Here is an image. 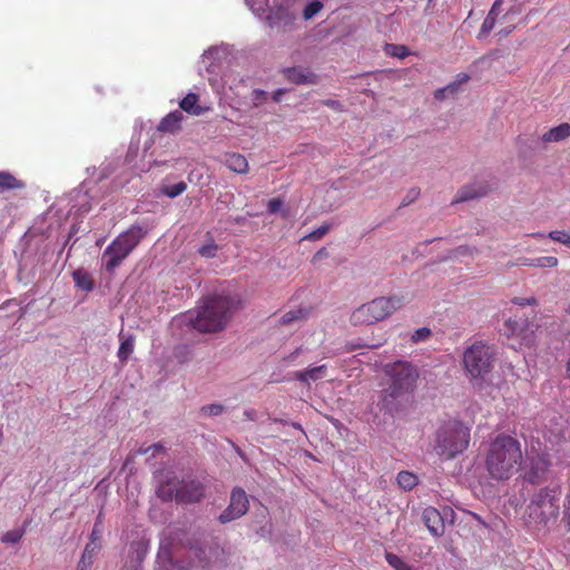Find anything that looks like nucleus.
<instances>
[{
  "instance_id": "b1692460",
  "label": "nucleus",
  "mask_w": 570,
  "mask_h": 570,
  "mask_svg": "<svg viewBox=\"0 0 570 570\" xmlns=\"http://www.w3.org/2000/svg\"><path fill=\"white\" fill-rule=\"evenodd\" d=\"M72 279L76 286L82 291L91 292L94 289L95 283L91 275L82 268L76 269L72 273Z\"/></svg>"
},
{
  "instance_id": "e433bc0d",
  "label": "nucleus",
  "mask_w": 570,
  "mask_h": 570,
  "mask_svg": "<svg viewBox=\"0 0 570 570\" xmlns=\"http://www.w3.org/2000/svg\"><path fill=\"white\" fill-rule=\"evenodd\" d=\"M330 229H331V225H328V224L322 225L321 227L316 228L315 230H313L309 234H307L306 236H304L303 239H307V240H312V242L318 240V239L323 238L330 232Z\"/></svg>"
},
{
  "instance_id": "3c124183",
  "label": "nucleus",
  "mask_w": 570,
  "mask_h": 570,
  "mask_svg": "<svg viewBox=\"0 0 570 570\" xmlns=\"http://www.w3.org/2000/svg\"><path fill=\"white\" fill-rule=\"evenodd\" d=\"M566 438V432L563 429H560L558 431V433L554 435V440H552V442H556L558 443L560 440L564 439ZM551 441V439H549Z\"/></svg>"
},
{
  "instance_id": "052dcab7",
  "label": "nucleus",
  "mask_w": 570,
  "mask_h": 570,
  "mask_svg": "<svg viewBox=\"0 0 570 570\" xmlns=\"http://www.w3.org/2000/svg\"><path fill=\"white\" fill-rule=\"evenodd\" d=\"M253 95H254V99H259V98H261V97H263L265 94H264V91L255 90V91L253 92Z\"/></svg>"
},
{
  "instance_id": "5fc2aeb1",
  "label": "nucleus",
  "mask_w": 570,
  "mask_h": 570,
  "mask_svg": "<svg viewBox=\"0 0 570 570\" xmlns=\"http://www.w3.org/2000/svg\"><path fill=\"white\" fill-rule=\"evenodd\" d=\"M149 451H151V446H140L137 451H136V454L137 455H145L147 454Z\"/></svg>"
},
{
  "instance_id": "680f3d73",
  "label": "nucleus",
  "mask_w": 570,
  "mask_h": 570,
  "mask_svg": "<svg viewBox=\"0 0 570 570\" xmlns=\"http://www.w3.org/2000/svg\"><path fill=\"white\" fill-rule=\"evenodd\" d=\"M511 31H512V28H510V29H504V31H503V30H502V31H500V35H502V36H508Z\"/></svg>"
},
{
  "instance_id": "6e6552de",
  "label": "nucleus",
  "mask_w": 570,
  "mask_h": 570,
  "mask_svg": "<svg viewBox=\"0 0 570 570\" xmlns=\"http://www.w3.org/2000/svg\"><path fill=\"white\" fill-rule=\"evenodd\" d=\"M469 443L470 430L461 422H451L438 430L434 450L449 460L466 450Z\"/></svg>"
},
{
  "instance_id": "8fccbe9b",
  "label": "nucleus",
  "mask_w": 570,
  "mask_h": 570,
  "mask_svg": "<svg viewBox=\"0 0 570 570\" xmlns=\"http://www.w3.org/2000/svg\"><path fill=\"white\" fill-rule=\"evenodd\" d=\"M302 348L297 347L294 352H292L289 355L284 357V362L292 363L295 361L296 356L301 353Z\"/></svg>"
},
{
  "instance_id": "9d476101",
  "label": "nucleus",
  "mask_w": 570,
  "mask_h": 570,
  "mask_svg": "<svg viewBox=\"0 0 570 570\" xmlns=\"http://www.w3.org/2000/svg\"><path fill=\"white\" fill-rule=\"evenodd\" d=\"M551 461L547 454H538L529 458V463L524 469L523 479L531 484H540L548 480Z\"/></svg>"
},
{
  "instance_id": "a211bd4d",
  "label": "nucleus",
  "mask_w": 570,
  "mask_h": 570,
  "mask_svg": "<svg viewBox=\"0 0 570 570\" xmlns=\"http://www.w3.org/2000/svg\"><path fill=\"white\" fill-rule=\"evenodd\" d=\"M188 561L180 568L183 570H204L206 568L205 551L198 547H190L187 551Z\"/></svg>"
},
{
  "instance_id": "c756f323",
  "label": "nucleus",
  "mask_w": 570,
  "mask_h": 570,
  "mask_svg": "<svg viewBox=\"0 0 570 570\" xmlns=\"http://www.w3.org/2000/svg\"><path fill=\"white\" fill-rule=\"evenodd\" d=\"M385 560L394 570H414L412 566L407 564L403 559L392 552L385 553Z\"/></svg>"
},
{
  "instance_id": "20e7f679",
  "label": "nucleus",
  "mask_w": 570,
  "mask_h": 570,
  "mask_svg": "<svg viewBox=\"0 0 570 570\" xmlns=\"http://www.w3.org/2000/svg\"><path fill=\"white\" fill-rule=\"evenodd\" d=\"M384 373L391 383L383 392V402L386 406L404 394L413 392L419 373L413 364L406 361H396L384 366Z\"/></svg>"
},
{
  "instance_id": "6e6d98bb",
  "label": "nucleus",
  "mask_w": 570,
  "mask_h": 570,
  "mask_svg": "<svg viewBox=\"0 0 570 570\" xmlns=\"http://www.w3.org/2000/svg\"><path fill=\"white\" fill-rule=\"evenodd\" d=\"M327 256V252L325 248H321L315 255H314V259H320L322 257H325Z\"/></svg>"
},
{
  "instance_id": "ea45409f",
  "label": "nucleus",
  "mask_w": 570,
  "mask_h": 570,
  "mask_svg": "<svg viewBox=\"0 0 570 570\" xmlns=\"http://www.w3.org/2000/svg\"><path fill=\"white\" fill-rule=\"evenodd\" d=\"M431 336V330L429 327H421L416 330L411 340L413 343H419L421 341H425Z\"/></svg>"
},
{
  "instance_id": "f257e3e1",
  "label": "nucleus",
  "mask_w": 570,
  "mask_h": 570,
  "mask_svg": "<svg viewBox=\"0 0 570 570\" xmlns=\"http://www.w3.org/2000/svg\"><path fill=\"white\" fill-rule=\"evenodd\" d=\"M522 460L520 441L500 433L488 443L483 454V466L491 480L507 481L520 470Z\"/></svg>"
},
{
  "instance_id": "0eeeda50",
  "label": "nucleus",
  "mask_w": 570,
  "mask_h": 570,
  "mask_svg": "<svg viewBox=\"0 0 570 570\" xmlns=\"http://www.w3.org/2000/svg\"><path fill=\"white\" fill-rule=\"evenodd\" d=\"M156 494L161 501H176L183 504L193 503L198 502L204 497V487L195 479L178 480L176 476L168 475L158 485Z\"/></svg>"
},
{
  "instance_id": "f03ea898",
  "label": "nucleus",
  "mask_w": 570,
  "mask_h": 570,
  "mask_svg": "<svg viewBox=\"0 0 570 570\" xmlns=\"http://www.w3.org/2000/svg\"><path fill=\"white\" fill-rule=\"evenodd\" d=\"M497 362V348L493 344L474 341L462 355V366L470 383L481 390Z\"/></svg>"
},
{
  "instance_id": "e2e57ef3",
  "label": "nucleus",
  "mask_w": 570,
  "mask_h": 570,
  "mask_svg": "<svg viewBox=\"0 0 570 570\" xmlns=\"http://www.w3.org/2000/svg\"><path fill=\"white\" fill-rule=\"evenodd\" d=\"M380 345H381V344L379 343V344H363L362 346H363V347H371V348H374V347H377V346H380Z\"/></svg>"
},
{
  "instance_id": "37998d69",
  "label": "nucleus",
  "mask_w": 570,
  "mask_h": 570,
  "mask_svg": "<svg viewBox=\"0 0 570 570\" xmlns=\"http://www.w3.org/2000/svg\"><path fill=\"white\" fill-rule=\"evenodd\" d=\"M392 51L387 50L389 53H391L394 57L404 58L409 55V50L405 46H390Z\"/></svg>"
},
{
  "instance_id": "6ab92c4d",
  "label": "nucleus",
  "mask_w": 570,
  "mask_h": 570,
  "mask_svg": "<svg viewBox=\"0 0 570 570\" xmlns=\"http://www.w3.org/2000/svg\"><path fill=\"white\" fill-rule=\"evenodd\" d=\"M179 107L181 112L185 111L193 116H200L206 111V109L199 105V96L194 92L186 95V97L180 100Z\"/></svg>"
},
{
  "instance_id": "f3484780",
  "label": "nucleus",
  "mask_w": 570,
  "mask_h": 570,
  "mask_svg": "<svg viewBox=\"0 0 570 570\" xmlns=\"http://www.w3.org/2000/svg\"><path fill=\"white\" fill-rule=\"evenodd\" d=\"M327 366L326 365H318L314 367H308L302 371L294 372V379L297 380L301 383L309 384L312 381L316 382L318 380H322L326 376Z\"/></svg>"
},
{
  "instance_id": "4d7b16f0",
  "label": "nucleus",
  "mask_w": 570,
  "mask_h": 570,
  "mask_svg": "<svg viewBox=\"0 0 570 570\" xmlns=\"http://www.w3.org/2000/svg\"><path fill=\"white\" fill-rule=\"evenodd\" d=\"M566 517L568 522V530L570 531V500L568 501V505L566 507Z\"/></svg>"
},
{
  "instance_id": "1a4fd4ad",
  "label": "nucleus",
  "mask_w": 570,
  "mask_h": 570,
  "mask_svg": "<svg viewBox=\"0 0 570 570\" xmlns=\"http://www.w3.org/2000/svg\"><path fill=\"white\" fill-rule=\"evenodd\" d=\"M402 305V297L381 296L357 307L350 320L353 325L374 324L392 315Z\"/></svg>"
},
{
  "instance_id": "aec40b11",
  "label": "nucleus",
  "mask_w": 570,
  "mask_h": 570,
  "mask_svg": "<svg viewBox=\"0 0 570 570\" xmlns=\"http://www.w3.org/2000/svg\"><path fill=\"white\" fill-rule=\"evenodd\" d=\"M570 137V124L563 122L544 132L541 137L543 142H559Z\"/></svg>"
},
{
  "instance_id": "473e14b6",
  "label": "nucleus",
  "mask_w": 570,
  "mask_h": 570,
  "mask_svg": "<svg viewBox=\"0 0 570 570\" xmlns=\"http://www.w3.org/2000/svg\"><path fill=\"white\" fill-rule=\"evenodd\" d=\"M323 8V3L320 0H313L308 2L303 11L304 19H312L315 14H317Z\"/></svg>"
},
{
  "instance_id": "864d4df0",
  "label": "nucleus",
  "mask_w": 570,
  "mask_h": 570,
  "mask_svg": "<svg viewBox=\"0 0 570 570\" xmlns=\"http://www.w3.org/2000/svg\"><path fill=\"white\" fill-rule=\"evenodd\" d=\"M150 446H151V450L154 452L153 453L154 456L156 455V453L164 451V446H163L161 443H155V444H153Z\"/></svg>"
},
{
  "instance_id": "a19ab883",
  "label": "nucleus",
  "mask_w": 570,
  "mask_h": 570,
  "mask_svg": "<svg viewBox=\"0 0 570 570\" xmlns=\"http://www.w3.org/2000/svg\"><path fill=\"white\" fill-rule=\"evenodd\" d=\"M446 92L455 94L456 92V83H449L448 86H445L443 88H439L434 92V98L436 100H442L445 98Z\"/></svg>"
},
{
  "instance_id": "4be33fe9",
  "label": "nucleus",
  "mask_w": 570,
  "mask_h": 570,
  "mask_svg": "<svg viewBox=\"0 0 570 570\" xmlns=\"http://www.w3.org/2000/svg\"><path fill=\"white\" fill-rule=\"evenodd\" d=\"M26 183L9 171H0V193L23 189Z\"/></svg>"
},
{
  "instance_id": "7ed1b4c3",
  "label": "nucleus",
  "mask_w": 570,
  "mask_h": 570,
  "mask_svg": "<svg viewBox=\"0 0 570 570\" xmlns=\"http://www.w3.org/2000/svg\"><path fill=\"white\" fill-rule=\"evenodd\" d=\"M234 302L225 296H208L198 307L196 314H190L191 326L204 333L223 330L232 317Z\"/></svg>"
},
{
  "instance_id": "49530a36",
  "label": "nucleus",
  "mask_w": 570,
  "mask_h": 570,
  "mask_svg": "<svg viewBox=\"0 0 570 570\" xmlns=\"http://www.w3.org/2000/svg\"><path fill=\"white\" fill-rule=\"evenodd\" d=\"M502 3H503V0H495L494 3L492 4L488 16H490L497 20L498 16L501 11Z\"/></svg>"
},
{
  "instance_id": "603ef678",
  "label": "nucleus",
  "mask_w": 570,
  "mask_h": 570,
  "mask_svg": "<svg viewBox=\"0 0 570 570\" xmlns=\"http://www.w3.org/2000/svg\"><path fill=\"white\" fill-rule=\"evenodd\" d=\"M285 94V89H277L274 94H273V100L274 101H279L281 100V97Z\"/></svg>"
},
{
  "instance_id": "cd10ccee",
  "label": "nucleus",
  "mask_w": 570,
  "mask_h": 570,
  "mask_svg": "<svg viewBox=\"0 0 570 570\" xmlns=\"http://www.w3.org/2000/svg\"><path fill=\"white\" fill-rule=\"evenodd\" d=\"M206 237L207 240L199 247L198 253L204 258H214L216 257L219 247L209 233L206 234Z\"/></svg>"
},
{
  "instance_id": "72a5a7b5",
  "label": "nucleus",
  "mask_w": 570,
  "mask_h": 570,
  "mask_svg": "<svg viewBox=\"0 0 570 570\" xmlns=\"http://www.w3.org/2000/svg\"><path fill=\"white\" fill-rule=\"evenodd\" d=\"M284 202L281 198H273L267 204V209L271 214H275L281 212L282 217H288L289 213L287 209H283Z\"/></svg>"
},
{
  "instance_id": "bf43d9fd",
  "label": "nucleus",
  "mask_w": 570,
  "mask_h": 570,
  "mask_svg": "<svg viewBox=\"0 0 570 570\" xmlns=\"http://www.w3.org/2000/svg\"><path fill=\"white\" fill-rule=\"evenodd\" d=\"M95 524H98V527L102 528V513L98 514Z\"/></svg>"
},
{
  "instance_id": "bb28decb",
  "label": "nucleus",
  "mask_w": 570,
  "mask_h": 570,
  "mask_svg": "<svg viewBox=\"0 0 570 570\" xmlns=\"http://www.w3.org/2000/svg\"><path fill=\"white\" fill-rule=\"evenodd\" d=\"M121 342L117 353V356L121 363H126L134 352L135 348V337L132 335H128L127 337H122L120 335Z\"/></svg>"
},
{
  "instance_id": "4468645a",
  "label": "nucleus",
  "mask_w": 570,
  "mask_h": 570,
  "mask_svg": "<svg viewBox=\"0 0 570 570\" xmlns=\"http://www.w3.org/2000/svg\"><path fill=\"white\" fill-rule=\"evenodd\" d=\"M489 190L490 188L484 184H473L469 186H463L456 193L455 198L452 200V204H458L485 196L489 193Z\"/></svg>"
},
{
  "instance_id": "338daca9",
  "label": "nucleus",
  "mask_w": 570,
  "mask_h": 570,
  "mask_svg": "<svg viewBox=\"0 0 570 570\" xmlns=\"http://www.w3.org/2000/svg\"><path fill=\"white\" fill-rule=\"evenodd\" d=\"M456 252L459 254H465L466 253V248L460 247V248L456 249Z\"/></svg>"
},
{
  "instance_id": "79ce46f5",
  "label": "nucleus",
  "mask_w": 570,
  "mask_h": 570,
  "mask_svg": "<svg viewBox=\"0 0 570 570\" xmlns=\"http://www.w3.org/2000/svg\"><path fill=\"white\" fill-rule=\"evenodd\" d=\"M497 20L490 16H487L481 26L479 38L483 35H488L495 26Z\"/></svg>"
},
{
  "instance_id": "13d9d810",
  "label": "nucleus",
  "mask_w": 570,
  "mask_h": 570,
  "mask_svg": "<svg viewBox=\"0 0 570 570\" xmlns=\"http://www.w3.org/2000/svg\"><path fill=\"white\" fill-rule=\"evenodd\" d=\"M95 524H98V527L102 528V513L98 514Z\"/></svg>"
},
{
  "instance_id": "423d86ee",
  "label": "nucleus",
  "mask_w": 570,
  "mask_h": 570,
  "mask_svg": "<svg viewBox=\"0 0 570 570\" xmlns=\"http://www.w3.org/2000/svg\"><path fill=\"white\" fill-rule=\"evenodd\" d=\"M559 495L560 491L557 487L540 489L527 505L528 522L546 527L549 521L556 520L560 510Z\"/></svg>"
},
{
  "instance_id": "393cba45",
  "label": "nucleus",
  "mask_w": 570,
  "mask_h": 570,
  "mask_svg": "<svg viewBox=\"0 0 570 570\" xmlns=\"http://www.w3.org/2000/svg\"><path fill=\"white\" fill-rule=\"evenodd\" d=\"M225 164L230 170L235 173H245L248 168L246 157L236 153L226 155Z\"/></svg>"
},
{
  "instance_id": "58836bf2",
  "label": "nucleus",
  "mask_w": 570,
  "mask_h": 570,
  "mask_svg": "<svg viewBox=\"0 0 570 570\" xmlns=\"http://www.w3.org/2000/svg\"><path fill=\"white\" fill-rule=\"evenodd\" d=\"M223 405L220 404H209V405H205L200 409V412L204 414V415H208V416H216V415H219L223 413Z\"/></svg>"
},
{
  "instance_id": "39448f33",
  "label": "nucleus",
  "mask_w": 570,
  "mask_h": 570,
  "mask_svg": "<svg viewBox=\"0 0 570 570\" xmlns=\"http://www.w3.org/2000/svg\"><path fill=\"white\" fill-rule=\"evenodd\" d=\"M146 233L147 232L141 226L134 224L126 232L118 235L102 254L105 269L112 274L124 259L138 246Z\"/></svg>"
},
{
  "instance_id": "de8ad7c7",
  "label": "nucleus",
  "mask_w": 570,
  "mask_h": 570,
  "mask_svg": "<svg viewBox=\"0 0 570 570\" xmlns=\"http://www.w3.org/2000/svg\"><path fill=\"white\" fill-rule=\"evenodd\" d=\"M101 530H102V528L98 527V524H94V528H92V531H91V534H90V542L89 543L98 544L97 541L101 537Z\"/></svg>"
},
{
  "instance_id": "dca6fc26",
  "label": "nucleus",
  "mask_w": 570,
  "mask_h": 570,
  "mask_svg": "<svg viewBox=\"0 0 570 570\" xmlns=\"http://www.w3.org/2000/svg\"><path fill=\"white\" fill-rule=\"evenodd\" d=\"M285 78L296 85L315 83L316 76L307 69L292 67L284 69Z\"/></svg>"
},
{
  "instance_id": "c85d7f7f",
  "label": "nucleus",
  "mask_w": 570,
  "mask_h": 570,
  "mask_svg": "<svg viewBox=\"0 0 570 570\" xmlns=\"http://www.w3.org/2000/svg\"><path fill=\"white\" fill-rule=\"evenodd\" d=\"M396 481L406 491L412 490L417 484L416 475L409 471H401L396 476Z\"/></svg>"
},
{
  "instance_id": "09e8293b",
  "label": "nucleus",
  "mask_w": 570,
  "mask_h": 570,
  "mask_svg": "<svg viewBox=\"0 0 570 570\" xmlns=\"http://www.w3.org/2000/svg\"><path fill=\"white\" fill-rule=\"evenodd\" d=\"M470 80V76L465 72H461L456 75L455 80L452 83H456V92L460 89V86L466 83Z\"/></svg>"
},
{
  "instance_id": "f704fd0d",
  "label": "nucleus",
  "mask_w": 570,
  "mask_h": 570,
  "mask_svg": "<svg viewBox=\"0 0 570 570\" xmlns=\"http://www.w3.org/2000/svg\"><path fill=\"white\" fill-rule=\"evenodd\" d=\"M549 238L554 242L561 243L568 247H570V233L566 230H551L548 234Z\"/></svg>"
},
{
  "instance_id": "c9c22d12",
  "label": "nucleus",
  "mask_w": 570,
  "mask_h": 570,
  "mask_svg": "<svg viewBox=\"0 0 570 570\" xmlns=\"http://www.w3.org/2000/svg\"><path fill=\"white\" fill-rule=\"evenodd\" d=\"M306 313L303 309H295V311H288L286 312L282 318V324H291L295 321L304 318Z\"/></svg>"
},
{
  "instance_id": "2eb2a0df",
  "label": "nucleus",
  "mask_w": 570,
  "mask_h": 570,
  "mask_svg": "<svg viewBox=\"0 0 570 570\" xmlns=\"http://www.w3.org/2000/svg\"><path fill=\"white\" fill-rule=\"evenodd\" d=\"M184 115L181 110H174L166 115L157 126L160 132L177 134L181 129Z\"/></svg>"
},
{
  "instance_id": "69168bd1",
  "label": "nucleus",
  "mask_w": 570,
  "mask_h": 570,
  "mask_svg": "<svg viewBox=\"0 0 570 570\" xmlns=\"http://www.w3.org/2000/svg\"><path fill=\"white\" fill-rule=\"evenodd\" d=\"M530 236H532V237H544V234H542V233H533V234H530Z\"/></svg>"
},
{
  "instance_id": "412c9836",
  "label": "nucleus",
  "mask_w": 570,
  "mask_h": 570,
  "mask_svg": "<svg viewBox=\"0 0 570 570\" xmlns=\"http://www.w3.org/2000/svg\"><path fill=\"white\" fill-rule=\"evenodd\" d=\"M559 264V259L554 256H542L538 258H519L518 262L514 265H521V266H532V267H557Z\"/></svg>"
},
{
  "instance_id": "f8f14e48",
  "label": "nucleus",
  "mask_w": 570,
  "mask_h": 570,
  "mask_svg": "<svg viewBox=\"0 0 570 570\" xmlns=\"http://www.w3.org/2000/svg\"><path fill=\"white\" fill-rule=\"evenodd\" d=\"M505 327L509 334L520 337L527 344L532 342V336L538 328V325L529 322L527 318H510L505 322Z\"/></svg>"
},
{
  "instance_id": "c03bdc74",
  "label": "nucleus",
  "mask_w": 570,
  "mask_h": 570,
  "mask_svg": "<svg viewBox=\"0 0 570 570\" xmlns=\"http://www.w3.org/2000/svg\"><path fill=\"white\" fill-rule=\"evenodd\" d=\"M512 303L515 304V305H519V306H525V305H537L538 302L535 299V297L531 296L529 298H523V297H515L512 299Z\"/></svg>"
},
{
  "instance_id": "2f4dec72",
  "label": "nucleus",
  "mask_w": 570,
  "mask_h": 570,
  "mask_svg": "<svg viewBox=\"0 0 570 570\" xmlns=\"http://www.w3.org/2000/svg\"><path fill=\"white\" fill-rule=\"evenodd\" d=\"M24 533H26L24 529L9 530L2 534L1 542L2 543H11V544L18 543L22 539Z\"/></svg>"
},
{
  "instance_id": "0e129e2a",
  "label": "nucleus",
  "mask_w": 570,
  "mask_h": 570,
  "mask_svg": "<svg viewBox=\"0 0 570 570\" xmlns=\"http://www.w3.org/2000/svg\"><path fill=\"white\" fill-rule=\"evenodd\" d=\"M292 426L304 432L299 423H293Z\"/></svg>"
},
{
  "instance_id": "a18cd8bd",
  "label": "nucleus",
  "mask_w": 570,
  "mask_h": 570,
  "mask_svg": "<svg viewBox=\"0 0 570 570\" xmlns=\"http://www.w3.org/2000/svg\"><path fill=\"white\" fill-rule=\"evenodd\" d=\"M324 106L335 110V111H338V112H342L343 111V105L338 101V100H334V99H326V100H323L322 102Z\"/></svg>"
},
{
  "instance_id": "5701e85b",
  "label": "nucleus",
  "mask_w": 570,
  "mask_h": 570,
  "mask_svg": "<svg viewBox=\"0 0 570 570\" xmlns=\"http://www.w3.org/2000/svg\"><path fill=\"white\" fill-rule=\"evenodd\" d=\"M99 549V544L87 543L78 562L77 570H90L94 562V557Z\"/></svg>"
},
{
  "instance_id": "7c9ffc66",
  "label": "nucleus",
  "mask_w": 570,
  "mask_h": 570,
  "mask_svg": "<svg viewBox=\"0 0 570 570\" xmlns=\"http://www.w3.org/2000/svg\"><path fill=\"white\" fill-rule=\"evenodd\" d=\"M187 189V184L185 181H179L174 185L164 186L161 188V193L169 198H175L181 195Z\"/></svg>"
},
{
  "instance_id": "774afa93",
  "label": "nucleus",
  "mask_w": 570,
  "mask_h": 570,
  "mask_svg": "<svg viewBox=\"0 0 570 570\" xmlns=\"http://www.w3.org/2000/svg\"><path fill=\"white\" fill-rule=\"evenodd\" d=\"M567 374H568V376H570V357H569V361L567 363Z\"/></svg>"
},
{
  "instance_id": "9b49d317",
  "label": "nucleus",
  "mask_w": 570,
  "mask_h": 570,
  "mask_svg": "<svg viewBox=\"0 0 570 570\" xmlns=\"http://www.w3.org/2000/svg\"><path fill=\"white\" fill-rule=\"evenodd\" d=\"M248 499L246 492L240 488H235L230 494L228 508L219 515L222 523L230 522L247 511Z\"/></svg>"
},
{
  "instance_id": "4c0bfd02",
  "label": "nucleus",
  "mask_w": 570,
  "mask_h": 570,
  "mask_svg": "<svg viewBox=\"0 0 570 570\" xmlns=\"http://www.w3.org/2000/svg\"><path fill=\"white\" fill-rule=\"evenodd\" d=\"M421 191L419 188L414 187V188H411L407 194L403 197L400 206L401 207H406L409 206L410 204L414 203L419 196H420Z\"/></svg>"
},
{
  "instance_id": "ddd939ff",
  "label": "nucleus",
  "mask_w": 570,
  "mask_h": 570,
  "mask_svg": "<svg viewBox=\"0 0 570 570\" xmlns=\"http://www.w3.org/2000/svg\"><path fill=\"white\" fill-rule=\"evenodd\" d=\"M422 520L434 537H441L444 533V520L440 511L433 507L423 510Z\"/></svg>"
},
{
  "instance_id": "a878e982",
  "label": "nucleus",
  "mask_w": 570,
  "mask_h": 570,
  "mask_svg": "<svg viewBox=\"0 0 570 570\" xmlns=\"http://www.w3.org/2000/svg\"><path fill=\"white\" fill-rule=\"evenodd\" d=\"M254 510H255L256 517L262 518L258 521V523L262 524L261 528H259L261 535L265 537L266 534H269L271 531H272V524H271L269 519H268L267 509L263 504H261V503H255L254 504Z\"/></svg>"
}]
</instances>
